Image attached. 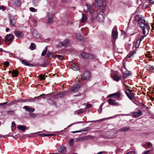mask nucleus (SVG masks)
I'll return each mask as SVG.
<instances>
[{"label":"nucleus","instance_id":"f257e3e1","mask_svg":"<svg viewBox=\"0 0 154 154\" xmlns=\"http://www.w3.org/2000/svg\"><path fill=\"white\" fill-rule=\"evenodd\" d=\"M98 9L97 11V19L100 22H103L104 20V11L106 8L104 5H102L99 6Z\"/></svg>","mask_w":154,"mask_h":154},{"label":"nucleus","instance_id":"f03ea898","mask_svg":"<svg viewBox=\"0 0 154 154\" xmlns=\"http://www.w3.org/2000/svg\"><path fill=\"white\" fill-rule=\"evenodd\" d=\"M86 6L88 10L85 11L86 12H87L88 10L89 11L92 17L91 19L92 20H94V17L95 15V12L94 11V8L92 7L90 5L86 4Z\"/></svg>","mask_w":154,"mask_h":154},{"label":"nucleus","instance_id":"7ed1b4c3","mask_svg":"<svg viewBox=\"0 0 154 154\" xmlns=\"http://www.w3.org/2000/svg\"><path fill=\"white\" fill-rule=\"evenodd\" d=\"M90 75V73L88 71H84L81 75V79L85 80H87L89 79Z\"/></svg>","mask_w":154,"mask_h":154},{"label":"nucleus","instance_id":"20e7f679","mask_svg":"<svg viewBox=\"0 0 154 154\" xmlns=\"http://www.w3.org/2000/svg\"><path fill=\"white\" fill-rule=\"evenodd\" d=\"M81 56L86 59H91L95 58V56L90 54L83 52L81 54Z\"/></svg>","mask_w":154,"mask_h":154},{"label":"nucleus","instance_id":"39448f33","mask_svg":"<svg viewBox=\"0 0 154 154\" xmlns=\"http://www.w3.org/2000/svg\"><path fill=\"white\" fill-rule=\"evenodd\" d=\"M144 36H142L138 40L134 41L133 43V48L135 47V49L138 48L139 47L140 42L141 41L142 39H144Z\"/></svg>","mask_w":154,"mask_h":154},{"label":"nucleus","instance_id":"423d86ee","mask_svg":"<svg viewBox=\"0 0 154 154\" xmlns=\"http://www.w3.org/2000/svg\"><path fill=\"white\" fill-rule=\"evenodd\" d=\"M54 14L52 12H50L48 14V23L49 24H51L53 22Z\"/></svg>","mask_w":154,"mask_h":154},{"label":"nucleus","instance_id":"0eeeda50","mask_svg":"<svg viewBox=\"0 0 154 154\" xmlns=\"http://www.w3.org/2000/svg\"><path fill=\"white\" fill-rule=\"evenodd\" d=\"M10 23L12 26H14L16 23V19L15 17L10 16L9 17Z\"/></svg>","mask_w":154,"mask_h":154},{"label":"nucleus","instance_id":"6e6552de","mask_svg":"<svg viewBox=\"0 0 154 154\" xmlns=\"http://www.w3.org/2000/svg\"><path fill=\"white\" fill-rule=\"evenodd\" d=\"M60 46L66 47L68 46L69 44V41L68 39H66L62 42L60 43Z\"/></svg>","mask_w":154,"mask_h":154},{"label":"nucleus","instance_id":"1a4fd4ad","mask_svg":"<svg viewBox=\"0 0 154 154\" xmlns=\"http://www.w3.org/2000/svg\"><path fill=\"white\" fill-rule=\"evenodd\" d=\"M114 28L116 29L115 30H114V29L112 30V35L113 38H114L115 39H116L117 38L118 36V32L116 30V26H115Z\"/></svg>","mask_w":154,"mask_h":154},{"label":"nucleus","instance_id":"9d476101","mask_svg":"<svg viewBox=\"0 0 154 154\" xmlns=\"http://www.w3.org/2000/svg\"><path fill=\"white\" fill-rule=\"evenodd\" d=\"M80 85L79 84L74 85L72 88L71 91L74 92H76L80 88Z\"/></svg>","mask_w":154,"mask_h":154},{"label":"nucleus","instance_id":"9b49d317","mask_svg":"<svg viewBox=\"0 0 154 154\" xmlns=\"http://www.w3.org/2000/svg\"><path fill=\"white\" fill-rule=\"evenodd\" d=\"M71 68L74 70H77L79 69V66L77 63H72L70 65Z\"/></svg>","mask_w":154,"mask_h":154},{"label":"nucleus","instance_id":"f8f14e48","mask_svg":"<svg viewBox=\"0 0 154 154\" xmlns=\"http://www.w3.org/2000/svg\"><path fill=\"white\" fill-rule=\"evenodd\" d=\"M136 53L135 49L132 51H130V52L127 55L126 58H128L133 57L134 55L136 54Z\"/></svg>","mask_w":154,"mask_h":154},{"label":"nucleus","instance_id":"ddd939ff","mask_svg":"<svg viewBox=\"0 0 154 154\" xmlns=\"http://www.w3.org/2000/svg\"><path fill=\"white\" fill-rule=\"evenodd\" d=\"M57 150L59 152H64L66 151L65 147L63 145H61L58 147Z\"/></svg>","mask_w":154,"mask_h":154},{"label":"nucleus","instance_id":"4468645a","mask_svg":"<svg viewBox=\"0 0 154 154\" xmlns=\"http://www.w3.org/2000/svg\"><path fill=\"white\" fill-rule=\"evenodd\" d=\"M16 36L18 38H20L23 36V34L21 31H15L14 32Z\"/></svg>","mask_w":154,"mask_h":154},{"label":"nucleus","instance_id":"2eb2a0df","mask_svg":"<svg viewBox=\"0 0 154 154\" xmlns=\"http://www.w3.org/2000/svg\"><path fill=\"white\" fill-rule=\"evenodd\" d=\"M135 20L136 21H139V22L144 20V17H142V16L140 15H137L135 17Z\"/></svg>","mask_w":154,"mask_h":154},{"label":"nucleus","instance_id":"dca6fc26","mask_svg":"<svg viewBox=\"0 0 154 154\" xmlns=\"http://www.w3.org/2000/svg\"><path fill=\"white\" fill-rule=\"evenodd\" d=\"M140 28L143 30V33L144 34V20L139 23Z\"/></svg>","mask_w":154,"mask_h":154},{"label":"nucleus","instance_id":"f3484780","mask_svg":"<svg viewBox=\"0 0 154 154\" xmlns=\"http://www.w3.org/2000/svg\"><path fill=\"white\" fill-rule=\"evenodd\" d=\"M149 24L147 22H146L145 20V34L146 33V34H148V32L149 30L150 26L149 25Z\"/></svg>","mask_w":154,"mask_h":154},{"label":"nucleus","instance_id":"a211bd4d","mask_svg":"<svg viewBox=\"0 0 154 154\" xmlns=\"http://www.w3.org/2000/svg\"><path fill=\"white\" fill-rule=\"evenodd\" d=\"M82 18L81 20L80 21V23H84L87 20V17L86 15L85 14H82Z\"/></svg>","mask_w":154,"mask_h":154},{"label":"nucleus","instance_id":"6ab92c4d","mask_svg":"<svg viewBox=\"0 0 154 154\" xmlns=\"http://www.w3.org/2000/svg\"><path fill=\"white\" fill-rule=\"evenodd\" d=\"M20 61L25 66H33L32 64L28 63L27 61L26 60H20Z\"/></svg>","mask_w":154,"mask_h":154},{"label":"nucleus","instance_id":"aec40b11","mask_svg":"<svg viewBox=\"0 0 154 154\" xmlns=\"http://www.w3.org/2000/svg\"><path fill=\"white\" fill-rule=\"evenodd\" d=\"M104 0H95L96 2L94 4L95 7H99L100 6L103 2Z\"/></svg>","mask_w":154,"mask_h":154},{"label":"nucleus","instance_id":"412c9836","mask_svg":"<svg viewBox=\"0 0 154 154\" xmlns=\"http://www.w3.org/2000/svg\"><path fill=\"white\" fill-rule=\"evenodd\" d=\"M108 101L110 104L112 105L116 106L118 104V103L115 101V100L112 99H109Z\"/></svg>","mask_w":154,"mask_h":154},{"label":"nucleus","instance_id":"4be33fe9","mask_svg":"<svg viewBox=\"0 0 154 154\" xmlns=\"http://www.w3.org/2000/svg\"><path fill=\"white\" fill-rule=\"evenodd\" d=\"M119 97L120 94L118 92H116L109 95V97H112L115 98H119Z\"/></svg>","mask_w":154,"mask_h":154},{"label":"nucleus","instance_id":"5701e85b","mask_svg":"<svg viewBox=\"0 0 154 154\" xmlns=\"http://www.w3.org/2000/svg\"><path fill=\"white\" fill-rule=\"evenodd\" d=\"M141 114V112L140 110H138L137 111L134 112L132 113V115L134 117H138Z\"/></svg>","mask_w":154,"mask_h":154},{"label":"nucleus","instance_id":"b1692460","mask_svg":"<svg viewBox=\"0 0 154 154\" xmlns=\"http://www.w3.org/2000/svg\"><path fill=\"white\" fill-rule=\"evenodd\" d=\"M14 37L12 34H8L6 36L5 39L7 41H11L13 38Z\"/></svg>","mask_w":154,"mask_h":154},{"label":"nucleus","instance_id":"393cba45","mask_svg":"<svg viewBox=\"0 0 154 154\" xmlns=\"http://www.w3.org/2000/svg\"><path fill=\"white\" fill-rule=\"evenodd\" d=\"M14 5L15 7L19 6L21 5V1L20 0H14Z\"/></svg>","mask_w":154,"mask_h":154},{"label":"nucleus","instance_id":"a878e982","mask_svg":"<svg viewBox=\"0 0 154 154\" xmlns=\"http://www.w3.org/2000/svg\"><path fill=\"white\" fill-rule=\"evenodd\" d=\"M130 129L129 127H125L119 130V131L120 132H124L128 131Z\"/></svg>","mask_w":154,"mask_h":154},{"label":"nucleus","instance_id":"bb28decb","mask_svg":"<svg viewBox=\"0 0 154 154\" xmlns=\"http://www.w3.org/2000/svg\"><path fill=\"white\" fill-rule=\"evenodd\" d=\"M24 108L25 109L26 111H28L29 112H33L35 111V109L34 108H29L27 106H25L24 107Z\"/></svg>","mask_w":154,"mask_h":154},{"label":"nucleus","instance_id":"cd10ccee","mask_svg":"<svg viewBox=\"0 0 154 154\" xmlns=\"http://www.w3.org/2000/svg\"><path fill=\"white\" fill-rule=\"evenodd\" d=\"M131 72L128 71H127L123 74V77L124 79H125L128 76L131 75Z\"/></svg>","mask_w":154,"mask_h":154},{"label":"nucleus","instance_id":"c85d7f7f","mask_svg":"<svg viewBox=\"0 0 154 154\" xmlns=\"http://www.w3.org/2000/svg\"><path fill=\"white\" fill-rule=\"evenodd\" d=\"M90 129V128L89 127H86V128H85L83 129L82 130V131H74L73 132H72V133H75L78 132H81L82 131H86L89 130Z\"/></svg>","mask_w":154,"mask_h":154},{"label":"nucleus","instance_id":"c756f323","mask_svg":"<svg viewBox=\"0 0 154 154\" xmlns=\"http://www.w3.org/2000/svg\"><path fill=\"white\" fill-rule=\"evenodd\" d=\"M113 80L116 81H118L121 79V78L117 74H116L113 76Z\"/></svg>","mask_w":154,"mask_h":154},{"label":"nucleus","instance_id":"7c9ffc66","mask_svg":"<svg viewBox=\"0 0 154 154\" xmlns=\"http://www.w3.org/2000/svg\"><path fill=\"white\" fill-rule=\"evenodd\" d=\"M26 126L22 125H19L17 127L18 129L19 130H21L22 131H24L25 130Z\"/></svg>","mask_w":154,"mask_h":154},{"label":"nucleus","instance_id":"2f4dec72","mask_svg":"<svg viewBox=\"0 0 154 154\" xmlns=\"http://www.w3.org/2000/svg\"><path fill=\"white\" fill-rule=\"evenodd\" d=\"M46 56L49 58H54V55L51 52H48Z\"/></svg>","mask_w":154,"mask_h":154},{"label":"nucleus","instance_id":"473e14b6","mask_svg":"<svg viewBox=\"0 0 154 154\" xmlns=\"http://www.w3.org/2000/svg\"><path fill=\"white\" fill-rule=\"evenodd\" d=\"M146 146H145V148L146 149L151 148L152 146V144L150 142H147L146 143Z\"/></svg>","mask_w":154,"mask_h":154},{"label":"nucleus","instance_id":"72a5a7b5","mask_svg":"<svg viewBox=\"0 0 154 154\" xmlns=\"http://www.w3.org/2000/svg\"><path fill=\"white\" fill-rule=\"evenodd\" d=\"M39 99L40 98V96H38V97H34V98H29V99H27V101H28V102H32V101H34V100H35V99Z\"/></svg>","mask_w":154,"mask_h":154},{"label":"nucleus","instance_id":"f704fd0d","mask_svg":"<svg viewBox=\"0 0 154 154\" xmlns=\"http://www.w3.org/2000/svg\"><path fill=\"white\" fill-rule=\"evenodd\" d=\"M35 45L33 43H31L30 46V49L31 50H34L35 49Z\"/></svg>","mask_w":154,"mask_h":154},{"label":"nucleus","instance_id":"c9c22d12","mask_svg":"<svg viewBox=\"0 0 154 154\" xmlns=\"http://www.w3.org/2000/svg\"><path fill=\"white\" fill-rule=\"evenodd\" d=\"M56 57H57L60 60H63L64 58L63 57V56L60 55H55L54 58H56Z\"/></svg>","mask_w":154,"mask_h":154},{"label":"nucleus","instance_id":"e433bc0d","mask_svg":"<svg viewBox=\"0 0 154 154\" xmlns=\"http://www.w3.org/2000/svg\"><path fill=\"white\" fill-rule=\"evenodd\" d=\"M39 135L42 136L43 137H47L48 136H51L53 135V134H40Z\"/></svg>","mask_w":154,"mask_h":154},{"label":"nucleus","instance_id":"4c0bfd02","mask_svg":"<svg viewBox=\"0 0 154 154\" xmlns=\"http://www.w3.org/2000/svg\"><path fill=\"white\" fill-rule=\"evenodd\" d=\"M18 72L17 70H14L12 72L13 76L14 77L17 76L18 75Z\"/></svg>","mask_w":154,"mask_h":154},{"label":"nucleus","instance_id":"58836bf2","mask_svg":"<svg viewBox=\"0 0 154 154\" xmlns=\"http://www.w3.org/2000/svg\"><path fill=\"white\" fill-rule=\"evenodd\" d=\"M131 44L129 43H127L125 45V47L128 50L130 49V48L131 46Z\"/></svg>","mask_w":154,"mask_h":154},{"label":"nucleus","instance_id":"ea45409f","mask_svg":"<svg viewBox=\"0 0 154 154\" xmlns=\"http://www.w3.org/2000/svg\"><path fill=\"white\" fill-rule=\"evenodd\" d=\"M39 77L40 79L41 80H44L45 79L44 75L42 74L40 75H39Z\"/></svg>","mask_w":154,"mask_h":154},{"label":"nucleus","instance_id":"a19ab883","mask_svg":"<svg viewBox=\"0 0 154 154\" xmlns=\"http://www.w3.org/2000/svg\"><path fill=\"white\" fill-rule=\"evenodd\" d=\"M148 70L152 72H154V67L153 66H151L148 69Z\"/></svg>","mask_w":154,"mask_h":154},{"label":"nucleus","instance_id":"79ce46f5","mask_svg":"<svg viewBox=\"0 0 154 154\" xmlns=\"http://www.w3.org/2000/svg\"><path fill=\"white\" fill-rule=\"evenodd\" d=\"M146 52H147V53L146 54L145 53V56H146V57H148L149 58L150 57H151V56L150 55V52L149 51H146Z\"/></svg>","mask_w":154,"mask_h":154},{"label":"nucleus","instance_id":"37998d69","mask_svg":"<svg viewBox=\"0 0 154 154\" xmlns=\"http://www.w3.org/2000/svg\"><path fill=\"white\" fill-rule=\"evenodd\" d=\"M29 10L33 12H36L37 11V9H35L33 7L30 8Z\"/></svg>","mask_w":154,"mask_h":154},{"label":"nucleus","instance_id":"c03bdc74","mask_svg":"<svg viewBox=\"0 0 154 154\" xmlns=\"http://www.w3.org/2000/svg\"><path fill=\"white\" fill-rule=\"evenodd\" d=\"M40 0H33V2L35 5H36Z\"/></svg>","mask_w":154,"mask_h":154},{"label":"nucleus","instance_id":"a18cd8bd","mask_svg":"<svg viewBox=\"0 0 154 154\" xmlns=\"http://www.w3.org/2000/svg\"><path fill=\"white\" fill-rule=\"evenodd\" d=\"M7 112L8 114L11 115L14 114L15 112L13 110H9L7 111Z\"/></svg>","mask_w":154,"mask_h":154},{"label":"nucleus","instance_id":"49530a36","mask_svg":"<svg viewBox=\"0 0 154 154\" xmlns=\"http://www.w3.org/2000/svg\"><path fill=\"white\" fill-rule=\"evenodd\" d=\"M73 140H74L72 139L70 140L69 142V144L70 146H72L73 145Z\"/></svg>","mask_w":154,"mask_h":154},{"label":"nucleus","instance_id":"de8ad7c7","mask_svg":"<svg viewBox=\"0 0 154 154\" xmlns=\"http://www.w3.org/2000/svg\"><path fill=\"white\" fill-rule=\"evenodd\" d=\"M37 115L36 114H34L33 113H31L30 114V116L32 118H35Z\"/></svg>","mask_w":154,"mask_h":154},{"label":"nucleus","instance_id":"09e8293b","mask_svg":"<svg viewBox=\"0 0 154 154\" xmlns=\"http://www.w3.org/2000/svg\"><path fill=\"white\" fill-rule=\"evenodd\" d=\"M84 112V110L83 109H80L78 111V114L82 113Z\"/></svg>","mask_w":154,"mask_h":154},{"label":"nucleus","instance_id":"8fccbe9b","mask_svg":"<svg viewBox=\"0 0 154 154\" xmlns=\"http://www.w3.org/2000/svg\"><path fill=\"white\" fill-rule=\"evenodd\" d=\"M135 151H131L128 152L126 154H135Z\"/></svg>","mask_w":154,"mask_h":154},{"label":"nucleus","instance_id":"3c124183","mask_svg":"<svg viewBox=\"0 0 154 154\" xmlns=\"http://www.w3.org/2000/svg\"><path fill=\"white\" fill-rule=\"evenodd\" d=\"M47 51H45V50H43L42 53V56H44L45 55Z\"/></svg>","mask_w":154,"mask_h":154},{"label":"nucleus","instance_id":"603ef678","mask_svg":"<svg viewBox=\"0 0 154 154\" xmlns=\"http://www.w3.org/2000/svg\"><path fill=\"white\" fill-rule=\"evenodd\" d=\"M126 94L127 96H128V98L130 99V100H132L133 99V97L132 96H131L130 95H129L128 94H127L126 93Z\"/></svg>","mask_w":154,"mask_h":154},{"label":"nucleus","instance_id":"864d4df0","mask_svg":"<svg viewBox=\"0 0 154 154\" xmlns=\"http://www.w3.org/2000/svg\"><path fill=\"white\" fill-rule=\"evenodd\" d=\"M5 9V8L4 6H0V10L4 11Z\"/></svg>","mask_w":154,"mask_h":154},{"label":"nucleus","instance_id":"5fc2aeb1","mask_svg":"<svg viewBox=\"0 0 154 154\" xmlns=\"http://www.w3.org/2000/svg\"><path fill=\"white\" fill-rule=\"evenodd\" d=\"M4 64L6 66H8L9 65V63L7 61H5L4 63Z\"/></svg>","mask_w":154,"mask_h":154},{"label":"nucleus","instance_id":"6e6d98bb","mask_svg":"<svg viewBox=\"0 0 154 154\" xmlns=\"http://www.w3.org/2000/svg\"><path fill=\"white\" fill-rule=\"evenodd\" d=\"M22 102H27V99H21L20 100Z\"/></svg>","mask_w":154,"mask_h":154},{"label":"nucleus","instance_id":"4d7b16f0","mask_svg":"<svg viewBox=\"0 0 154 154\" xmlns=\"http://www.w3.org/2000/svg\"><path fill=\"white\" fill-rule=\"evenodd\" d=\"M15 126V123L14 122H12V127H14Z\"/></svg>","mask_w":154,"mask_h":154},{"label":"nucleus","instance_id":"13d9d810","mask_svg":"<svg viewBox=\"0 0 154 154\" xmlns=\"http://www.w3.org/2000/svg\"><path fill=\"white\" fill-rule=\"evenodd\" d=\"M150 151V150H148L146 151L145 152V154H147V153H148Z\"/></svg>","mask_w":154,"mask_h":154},{"label":"nucleus","instance_id":"bf43d9fd","mask_svg":"<svg viewBox=\"0 0 154 154\" xmlns=\"http://www.w3.org/2000/svg\"><path fill=\"white\" fill-rule=\"evenodd\" d=\"M87 106H88V107L89 108L91 107V104H87Z\"/></svg>","mask_w":154,"mask_h":154},{"label":"nucleus","instance_id":"052dcab7","mask_svg":"<svg viewBox=\"0 0 154 154\" xmlns=\"http://www.w3.org/2000/svg\"><path fill=\"white\" fill-rule=\"evenodd\" d=\"M7 102H5L3 103H1L0 104L1 105H4L7 104Z\"/></svg>","mask_w":154,"mask_h":154},{"label":"nucleus","instance_id":"680f3d73","mask_svg":"<svg viewBox=\"0 0 154 154\" xmlns=\"http://www.w3.org/2000/svg\"><path fill=\"white\" fill-rule=\"evenodd\" d=\"M149 1L151 3L154 2V0H149Z\"/></svg>","mask_w":154,"mask_h":154},{"label":"nucleus","instance_id":"e2e57ef3","mask_svg":"<svg viewBox=\"0 0 154 154\" xmlns=\"http://www.w3.org/2000/svg\"><path fill=\"white\" fill-rule=\"evenodd\" d=\"M9 30V28H7L6 29V31L7 32H8Z\"/></svg>","mask_w":154,"mask_h":154},{"label":"nucleus","instance_id":"0e129e2a","mask_svg":"<svg viewBox=\"0 0 154 154\" xmlns=\"http://www.w3.org/2000/svg\"><path fill=\"white\" fill-rule=\"evenodd\" d=\"M103 152H98L97 154H102L103 153Z\"/></svg>","mask_w":154,"mask_h":154},{"label":"nucleus","instance_id":"69168bd1","mask_svg":"<svg viewBox=\"0 0 154 154\" xmlns=\"http://www.w3.org/2000/svg\"><path fill=\"white\" fill-rule=\"evenodd\" d=\"M3 137V136L2 135L0 134V138H2Z\"/></svg>","mask_w":154,"mask_h":154},{"label":"nucleus","instance_id":"338daca9","mask_svg":"<svg viewBox=\"0 0 154 154\" xmlns=\"http://www.w3.org/2000/svg\"><path fill=\"white\" fill-rule=\"evenodd\" d=\"M47 49H48V47H46L45 48V49L44 50H45V51H47Z\"/></svg>","mask_w":154,"mask_h":154},{"label":"nucleus","instance_id":"774afa93","mask_svg":"<svg viewBox=\"0 0 154 154\" xmlns=\"http://www.w3.org/2000/svg\"><path fill=\"white\" fill-rule=\"evenodd\" d=\"M3 49L2 48H0V51H3Z\"/></svg>","mask_w":154,"mask_h":154}]
</instances>
